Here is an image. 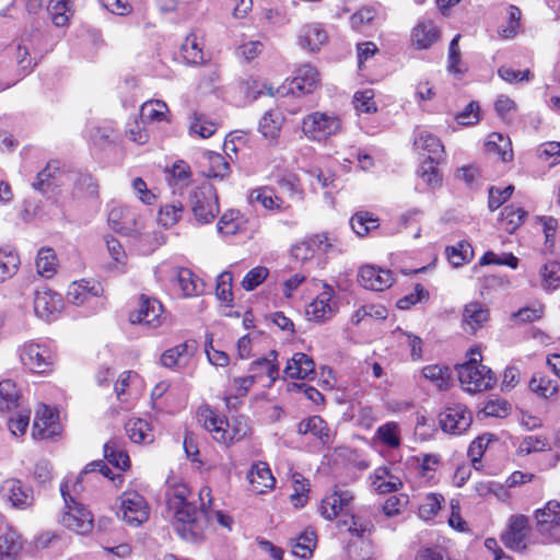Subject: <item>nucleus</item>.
<instances>
[{
    "instance_id": "obj_1",
    "label": "nucleus",
    "mask_w": 560,
    "mask_h": 560,
    "mask_svg": "<svg viewBox=\"0 0 560 560\" xmlns=\"http://www.w3.org/2000/svg\"><path fill=\"white\" fill-rule=\"evenodd\" d=\"M190 489L183 482H175L171 489L170 506L174 509V527L177 534L186 540H195L199 538L205 528L207 521L211 517V512L206 505L208 500L211 504V489L203 486L199 491L200 509H197L188 501Z\"/></svg>"
},
{
    "instance_id": "obj_2",
    "label": "nucleus",
    "mask_w": 560,
    "mask_h": 560,
    "mask_svg": "<svg viewBox=\"0 0 560 560\" xmlns=\"http://www.w3.org/2000/svg\"><path fill=\"white\" fill-rule=\"evenodd\" d=\"M471 355L467 363L457 368L463 389L474 394L492 388L497 381L494 373L478 361L479 351L471 350Z\"/></svg>"
},
{
    "instance_id": "obj_3",
    "label": "nucleus",
    "mask_w": 560,
    "mask_h": 560,
    "mask_svg": "<svg viewBox=\"0 0 560 560\" xmlns=\"http://www.w3.org/2000/svg\"><path fill=\"white\" fill-rule=\"evenodd\" d=\"M342 129L338 115L328 112H313L305 115L301 121L303 135L311 141L323 142L336 136Z\"/></svg>"
},
{
    "instance_id": "obj_4",
    "label": "nucleus",
    "mask_w": 560,
    "mask_h": 560,
    "mask_svg": "<svg viewBox=\"0 0 560 560\" xmlns=\"http://www.w3.org/2000/svg\"><path fill=\"white\" fill-rule=\"evenodd\" d=\"M192 215L197 223L208 224L220 212L219 197L214 186L208 182L197 185L189 195Z\"/></svg>"
},
{
    "instance_id": "obj_5",
    "label": "nucleus",
    "mask_w": 560,
    "mask_h": 560,
    "mask_svg": "<svg viewBox=\"0 0 560 560\" xmlns=\"http://www.w3.org/2000/svg\"><path fill=\"white\" fill-rule=\"evenodd\" d=\"M60 493L67 510L61 520L62 524L80 535L90 533L93 529V516L91 512L70 493L68 480L60 485Z\"/></svg>"
},
{
    "instance_id": "obj_6",
    "label": "nucleus",
    "mask_w": 560,
    "mask_h": 560,
    "mask_svg": "<svg viewBox=\"0 0 560 560\" xmlns=\"http://www.w3.org/2000/svg\"><path fill=\"white\" fill-rule=\"evenodd\" d=\"M354 495L350 490L335 488L332 492L325 495L320 503V515L328 521L338 516H347L351 512Z\"/></svg>"
},
{
    "instance_id": "obj_7",
    "label": "nucleus",
    "mask_w": 560,
    "mask_h": 560,
    "mask_svg": "<svg viewBox=\"0 0 560 560\" xmlns=\"http://www.w3.org/2000/svg\"><path fill=\"white\" fill-rule=\"evenodd\" d=\"M20 359L25 368L34 373H45L52 365L50 349L40 343L28 342L20 350Z\"/></svg>"
},
{
    "instance_id": "obj_8",
    "label": "nucleus",
    "mask_w": 560,
    "mask_h": 560,
    "mask_svg": "<svg viewBox=\"0 0 560 560\" xmlns=\"http://www.w3.org/2000/svg\"><path fill=\"white\" fill-rule=\"evenodd\" d=\"M334 289L327 283L323 284V291L307 305L306 316L310 320L324 323L337 313V303L332 300Z\"/></svg>"
},
{
    "instance_id": "obj_9",
    "label": "nucleus",
    "mask_w": 560,
    "mask_h": 560,
    "mask_svg": "<svg viewBox=\"0 0 560 560\" xmlns=\"http://www.w3.org/2000/svg\"><path fill=\"white\" fill-rule=\"evenodd\" d=\"M471 420L470 411L462 404L447 406L440 413L442 430L455 435L464 433L470 427Z\"/></svg>"
},
{
    "instance_id": "obj_10",
    "label": "nucleus",
    "mask_w": 560,
    "mask_h": 560,
    "mask_svg": "<svg viewBox=\"0 0 560 560\" xmlns=\"http://www.w3.org/2000/svg\"><path fill=\"white\" fill-rule=\"evenodd\" d=\"M63 173L60 170V163L56 160L49 161L46 166L37 173L32 187L45 197L57 192L59 186L63 184Z\"/></svg>"
},
{
    "instance_id": "obj_11",
    "label": "nucleus",
    "mask_w": 560,
    "mask_h": 560,
    "mask_svg": "<svg viewBox=\"0 0 560 560\" xmlns=\"http://www.w3.org/2000/svg\"><path fill=\"white\" fill-rule=\"evenodd\" d=\"M0 495L18 509H26L33 503L32 489L15 478L7 479L1 483Z\"/></svg>"
},
{
    "instance_id": "obj_12",
    "label": "nucleus",
    "mask_w": 560,
    "mask_h": 560,
    "mask_svg": "<svg viewBox=\"0 0 560 560\" xmlns=\"http://www.w3.org/2000/svg\"><path fill=\"white\" fill-rule=\"evenodd\" d=\"M198 422L212 434V438L220 443H228L229 422L224 417H220L209 406L205 405L197 410Z\"/></svg>"
},
{
    "instance_id": "obj_13",
    "label": "nucleus",
    "mask_w": 560,
    "mask_h": 560,
    "mask_svg": "<svg viewBox=\"0 0 560 560\" xmlns=\"http://www.w3.org/2000/svg\"><path fill=\"white\" fill-rule=\"evenodd\" d=\"M198 349L197 341L186 340L166 351L161 355V364L167 369H184Z\"/></svg>"
},
{
    "instance_id": "obj_14",
    "label": "nucleus",
    "mask_w": 560,
    "mask_h": 560,
    "mask_svg": "<svg viewBox=\"0 0 560 560\" xmlns=\"http://www.w3.org/2000/svg\"><path fill=\"white\" fill-rule=\"evenodd\" d=\"M413 145L416 151L425 156L430 163H440L444 156V147L441 140L425 130L417 131Z\"/></svg>"
},
{
    "instance_id": "obj_15",
    "label": "nucleus",
    "mask_w": 560,
    "mask_h": 560,
    "mask_svg": "<svg viewBox=\"0 0 560 560\" xmlns=\"http://www.w3.org/2000/svg\"><path fill=\"white\" fill-rule=\"evenodd\" d=\"M62 307V298L51 290L36 291L34 295V312L36 316L47 322L51 320Z\"/></svg>"
},
{
    "instance_id": "obj_16",
    "label": "nucleus",
    "mask_w": 560,
    "mask_h": 560,
    "mask_svg": "<svg viewBox=\"0 0 560 560\" xmlns=\"http://www.w3.org/2000/svg\"><path fill=\"white\" fill-rule=\"evenodd\" d=\"M359 282L365 289L384 291L392 285L393 276L389 270H384L375 266H364L360 269Z\"/></svg>"
},
{
    "instance_id": "obj_17",
    "label": "nucleus",
    "mask_w": 560,
    "mask_h": 560,
    "mask_svg": "<svg viewBox=\"0 0 560 560\" xmlns=\"http://www.w3.org/2000/svg\"><path fill=\"white\" fill-rule=\"evenodd\" d=\"M255 382L256 377L254 375L232 378L223 395L226 408L230 410L236 409Z\"/></svg>"
},
{
    "instance_id": "obj_18",
    "label": "nucleus",
    "mask_w": 560,
    "mask_h": 560,
    "mask_svg": "<svg viewBox=\"0 0 560 560\" xmlns=\"http://www.w3.org/2000/svg\"><path fill=\"white\" fill-rule=\"evenodd\" d=\"M247 480L249 482V490L257 494H261L272 489L276 483V479L267 465L264 462H257L252 465Z\"/></svg>"
},
{
    "instance_id": "obj_19",
    "label": "nucleus",
    "mask_w": 560,
    "mask_h": 560,
    "mask_svg": "<svg viewBox=\"0 0 560 560\" xmlns=\"http://www.w3.org/2000/svg\"><path fill=\"white\" fill-rule=\"evenodd\" d=\"M528 520L524 515H515L510 518L508 529L502 534L504 545L512 550H523L525 548V537L527 535Z\"/></svg>"
},
{
    "instance_id": "obj_20",
    "label": "nucleus",
    "mask_w": 560,
    "mask_h": 560,
    "mask_svg": "<svg viewBox=\"0 0 560 560\" xmlns=\"http://www.w3.org/2000/svg\"><path fill=\"white\" fill-rule=\"evenodd\" d=\"M162 303L153 298H142V330H155L167 323Z\"/></svg>"
},
{
    "instance_id": "obj_21",
    "label": "nucleus",
    "mask_w": 560,
    "mask_h": 560,
    "mask_svg": "<svg viewBox=\"0 0 560 560\" xmlns=\"http://www.w3.org/2000/svg\"><path fill=\"white\" fill-rule=\"evenodd\" d=\"M372 488L380 494L396 492L401 489L402 481L390 467H377L370 476Z\"/></svg>"
},
{
    "instance_id": "obj_22",
    "label": "nucleus",
    "mask_w": 560,
    "mask_h": 560,
    "mask_svg": "<svg viewBox=\"0 0 560 560\" xmlns=\"http://www.w3.org/2000/svg\"><path fill=\"white\" fill-rule=\"evenodd\" d=\"M328 42V35L319 23H312L303 26L298 36V44L301 48L316 52Z\"/></svg>"
},
{
    "instance_id": "obj_23",
    "label": "nucleus",
    "mask_w": 560,
    "mask_h": 560,
    "mask_svg": "<svg viewBox=\"0 0 560 560\" xmlns=\"http://www.w3.org/2000/svg\"><path fill=\"white\" fill-rule=\"evenodd\" d=\"M298 432L303 435L311 434L324 445L330 444L334 440L332 430L319 416H312L302 420L298 425Z\"/></svg>"
},
{
    "instance_id": "obj_24",
    "label": "nucleus",
    "mask_w": 560,
    "mask_h": 560,
    "mask_svg": "<svg viewBox=\"0 0 560 560\" xmlns=\"http://www.w3.org/2000/svg\"><path fill=\"white\" fill-rule=\"evenodd\" d=\"M284 374L293 380H310L315 374V363L307 354L296 352L288 360Z\"/></svg>"
},
{
    "instance_id": "obj_25",
    "label": "nucleus",
    "mask_w": 560,
    "mask_h": 560,
    "mask_svg": "<svg viewBox=\"0 0 560 560\" xmlns=\"http://www.w3.org/2000/svg\"><path fill=\"white\" fill-rule=\"evenodd\" d=\"M318 84V73L311 65L301 66L290 83V91L299 94L313 93Z\"/></svg>"
},
{
    "instance_id": "obj_26",
    "label": "nucleus",
    "mask_w": 560,
    "mask_h": 560,
    "mask_svg": "<svg viewBox=\"0 0 560 560\" xmlns=\"http://www.w3.org/2000/svg\"><path fill=\"white\" fill-rule=\"evenodd\" d=\"M440 35V30L433 21H421L411 32V43L417 49H428L439 40Z\"/></svg>"
},
{
    "instance_id": "obj_27",
    "label": "nucleus",
    "mask_w": 560,
    "mask_h": 560,
    "mask_svg": "<svg viewBox=\"0 0 560 560\" xmlns=\"http://www.w3.org/2000/svg\"><path fill=\"white\" fill-rule=\"evenodd\" d=\"M139 512L140 494L137 491H125L120 497L117 516L128 525L138 527L140 525Z\"/></svg>"
},
{
    "instance_id": "obj_28",
    "label": "nucleus",
    "mask_w": 560,
    "mask_h": 560,
    "mask_svg": "<svg viewBox=\"0 0 560 560\" xmlns=\"http://www.w3.org/2000/svg\"><path fill=\"white\" fill-rule=\"evenodd\" d=\"M489 316V310L485 305L478 302L468 303L463 311L464 328L475 332L488 322Z\"/></svg>"
},
{
    "instance_id": "obj_29",
    "label": "nucleus",
    "mask_w": 560,
    "mask_h": 560,
    "mask_svg": "<svg viewBox=\"0 0 560 560\" xmlns=\"http://www.w3.org/2000/svg\"><path fill=\"white\" fill-rule=\"evenodd\" d=\"M103 293V287L101 283L95 282L90 285L89 281L81 280L80 282H73L67 292L68 301L81 305L85 303L90 296H100Z\"/></svg>"
},
{
    "instance_id": "obj_30",
    "label": "nucleus",
    "mask_w": 560,
    "mask_h": 560,
    "mask_svg": "<svg viewBox=\"0 0 560 560\" xmlns=\"http://www.w3.org/2000/svg\"><path fill=\"white\" fill-rule=\"evenodd\" d=\"M107 220L115 232L127 235L136 230V214L131 213L130 210L114 208L109 210Z\"/></svg>"
},
{
    "instance_id": "obj_31",
    "label": "nucleus",
    "mask_w": 560,
    "mask_h": 560,
    "mask_svg": "<svg viewBox=\"0 0 560 560\" xmlns=\"http://www.w3.org/2000/svg\"><path fill=\"white\" fill-rule=\"evenodd\" d=\"M248 199L250 203H259L267 210L283 211L287 209L283 200L276 195L272 188L267 186L252 190Z\"/></svg>"
},
{
    "instance_id": "obj_32",
    "label": "nucleus",
    "mask_w": 560,
    "mask_h": 560,
    "mask_svg": "<svg viewBox=\"0 0 560 560\" xmlns=\"http://www.w3.org/2000/svg\"><path fill=\"white\" fill-rule=\"evenodd\" d=\"M175 280L186 298L199 295L203 292V282L188 268H178Z\"/></svg>"
},
{
    "instance_id": "obj_33",
    "label": "nucleus",
    "mask_w": 560,
    "mask_h": 560,
    "mask_svg": "<svg viewBox=\"0 0 560 560\" xmlns=\"http://www.w3.org/2000/svg\"><path fill=\"white\" fill-rule=\"evenodd\" d=\"M486 150L489 153L498 154L503 162L513 160L512 142L509 137L493 132L488 136Z\"/></svg>"
},
{
    "instance_id": "obj_34",
    "label": "nucleus",
    "mask_w": 560,
    "mask_h": 560,
    "mask_svg": "<svg viewBox=\"0 0 560 560\" xmlns=\"http://www.w3.org/2000/svg\"><path fill=\"white\" fill-rule=\"evenodd\" d=\"M246 219L237 210H228L218 222V231L223 235H234L246 228Z\"/></svg>"
},
{
    "instance_id": "obj_35",
    "label": "nucleus",
    "mask_w": 560,
    "mask_h": 560,
    "mask_svg": "<svg viewBox=\"0 0 560 560\" xmlns=\"http://www.w3.org/2000/svg\"><path fill=\"white\" fill-rule=\"evenodd\" d=\"M284 117L277 109L265 113L259 121V130L266 139L276 140L279 137Z\"/></svg>"
},
{
    "instance_id": "obj_36",
    "label": "nucleus",
    "mask_w": 560,
    "mask_h": 560,
    "mask_svg": "<svg viewBox=\"0 0 560 560\" xmlns=\"http://www.w3.org/2000/svg\"><path fill=\"white\" fill-rule=\"evenodd\" d=\"M317 537L313 529H305L299 537L291 540L292 553L302 559L312 557Z\"/></svg>"
},
{
    "instance_id": "obj_37",
    "label": "nucleus",
    "mask_w": 560,
    "mask_h": 560,
    "mask_svg": "<svg viewBox=\"0 0 560 560\" xmlns=\"http://www.w3.org/2000/svg\"><path fill=\"white\" fill-rule=\"evenodd\" d=\"M142 121L162 122L170 121V109L165 102L150 100L142 103Z\"/></svg>"
},
{
    "instance_id": "obj_38",
    "label": "nucleus",
    "mask_w": 560,
    "mask_h": 560,
    "mask_svg": "<svg viewBox=\"0 0 560 560\" xmlns=\"http://www.w3.org/2000/svg\"><path fill=\"white\" fill-rule=\"evenodd\" d=\"M422 376L443 390L448 388L451 384L452 372L447 366L430 364L422 369Z\"/></svg>"
},
{
    "instance_id": "obj_39",
    "label": "nucleus",
    "mask_w": 560,
    "mask_h": 560,
    "mask_svg": "<svg viewBox=\"0 0 560 560\" xmlns=\"http://www.w3.org/2000/svg\"><path fill=\"white\" fill-rule=\"evenodd\" d=\"M180 55L187 63L199 65L203 61L201 40L196 34H189L180 45Z\"/></svg>"
},
{
    "instance_id": "obj_40",
    "label": "nucleus",
    "mask_w": 560,
    "mask_h": 560,
    "mask_svg": "<svg viewBox=\"0 0 560 560\" xmlns=\"http://www.w3.org/2000/svg\"><path fill=\"white\" fill-rule=\"evenodd\" d=\"M22 549L20 536L14 530L0 535V560H13Z\"/></svg>"
},
{
    "instance_id": "obj_41",
    "label": "nucleus",
    "mask_w": 560,
    "mask_h": 560,
    "mask_svg": "<svg viewBox=\"0 0 560 560\" xmlns=\"http://www.w3.org/2000/svg\"><path fill=\"white\" fill-rule=\"evenodd\" d=\"M526 217V211L520 207L506 206L501 212L500 228L508 233H514L517 228L523 223Z\"/></svg>"
},
{
    "instance_id": "obj_42",
    "label": "nucleus",
    "mask_w": 560,
    "mask_h": 560,
    "mask_svg": "<svg viewBox=\"0 0 560 560\" xmlns=\"http://www.w3.org/2000/svg\"><path fill=\"white\" fill-rule=\"evenodd\" d=\"M203 158L207 163L205 173L208 177L224 178L229 175L230 165L221 154L208 152Z\"/></svg>"
},
{
    "instance_id": "obj_43",
    "label": "nucleus",
    "mask_w": 560,
    "mask_h": 560,
    "mask_svg": "<svg viewBox=\"0 0 560 560\" xmlns=\"http://www.w3.org/2000/svg\"><path fill=\"white\" fill-rule=\"evenodd\" d=\"M354 233L361 237L378 228V219L366 211L357 212L350 220Z\"/></svg>"
},
{
    "instance_id": "obj_44",
    "label": "nucleus",
    "mask_w": 560,
    "mask_h": 560,
    "mask_svg": "<svg viewBox=\"0 0 560 560\" xmlns=\"http://www.w3.org/2000/svg\"><path fill=\"white\" fill-rule=\"evenodd\" d=\"M375 439L389 448H397L400 445V430L396 422H386L377 428Z\"/></svg>"
},
{
    "instance_id": "obj_45",
    "label": "nucleus",
    "mask_w": 560,
    "mask_h": 560,
    "mask_svg": "<svg viewBox=\"0 0 560 560\" xmlns=\"http://www.w3.org/2000/svg\"><path fill=\"white\" fill-rule=\"evenodd\" d=\"M541 285L548 291L560 288V262L551 260L546 262L539 270Z\"/></svg>"
},
{
    "instance_id": "obj_46",
    "label": "nucleus",
    "mask_w": 560,
    "mask_h": 560,
    "mask_svg": "<svg viewBox=\"0 0 560 560\" xmlns=\"http://www.w3.org/2000/svg\"><path fill=\"white\" fill-rule=\"evenodd\" d=\"M57 258L54 249L40 248L36 258L37 272L45 278H51L56 272Z\"/></svg>"
},
{
    "instance_id": "obj_47",
    "label": "nucleus",
    "mask_w": 560,
    "mask_h": 560,
    "mask_svg": "<svg viewBox=\"0 0 560 560\" xmlns=\"http://www.w3.org/2000/svg\"><path fill=\"white\" fill-rule=\"evenodd\" d=\"M20 393L10 380L0 382V411L15 408L19 404Z\"/></svg>"
},
{
    "instance_id": "obj_48",
    "label": "nucleus",
    "mask_w": 560,
    "mask_h": 560,
    "mask_svg": "<svg viewBox=\"0 0 560 560\" xmlns=\"http://www.w3.org/2000/svg\"><path fill=\"white\" fill-rule=\"evenodd\" d=\"M293 493L290 495V500L295 508H303L308 500L310 485L308 481L300 474H293L292 476Z\"/></svg>"
},
{
    "instance_id": "obj_49",
    "label": "nucleus",
    "mask_w": 560,
    "mask_h": 560,
    "mask_svg": "<svg viewBox=\"0 0 560 560\" xmlns=\"http://www.w3.org/2000/svg\"><path fill=\"white\" fill-rule=\"evenodd\" d=\"M548 439L544 435L525 436L517 446V454L525 456L530 453L544 452L549 450Z\"/></svg>"
},
{
    "instance_id": "obj_50",
    "label": "nucleus",
    "mask_w": 560,
    "mask_h": 560,
    "mask_svg": "<svg viewBox=\"0 0 560 560\" xmlns=\"http://www.w3.org/2000/svg\"><path fill=\"white\" fill-rule=\"evenodd\" d=\"M529 387L533 393L548 398L558 392V383L548 376L534 375L529 382Z\"/></svg>"
},
{
    "instance_id": "obj_51",
    "label": "nucleus",
    "mask_w": 560,
    "mask_h": 560,
    "mask_svg": "<svg viewBox=\"0 0 560 560\" xmlns=\"http://www.w3.org/2000/svg\"><path fill=\"white\" fill-rule=\"evenodd\" d=\"M444 501L443 495L436 493L427 494L419 505V516L424 521H430L436 516Z\"/></svg>"
},
{
    "instance_id": "obj_52",
    "label": "nucleus",
    "mask_w": 560,
    "mask_h": 560,
    "mask_svg": "<svg viewBox=\"0 0 560 560\" xmlns=\"http://www.w3.org/2000/svg\"><path fill=\"white\" fill-rule=\"evenodd\" d=\"M558 515H560L558 501L551 500L542 509H538L535 512L537 532L540 533V529L546 528Z\"/></svg>"
},
{
    "instance_id": "obj_53",
    "label": "nucleus",
    "mask_w": 560,
    "mask_h": 560,
    "mask_svg": "<svg viewBox=\"0 0 560 560\" xmlns=\"http://www.w3.org/2000/svg\"><path fill=\"white\" fill-rule=\"evenodd\" d=\"M189 129L201 138H209L215 132L217 124L208 119L203 114L194 113Z\"/></svg>"
},
{
    "instance_id": "obj_54",
    "label": "nucleus",
    "mask_w": 560,
    "mask_h": 560,
    "mask_svg": "<svg viewBox=\"0 0 560 560\" xmlns=\"http://www.w3.org/2000/svg\"><path fill=\"white\" fill-rule=\"evenodd\" d=\"M277 352L271 351L268 358L258 359L250 364V371H261L270 378V383H273L279 376L278 365L275 363Z\"/></svg>"
},
{
    "instance_id": "obj_55",
    "label": "nucleus",
    "mask_w": 560,
    "mask_h": 560,
    "mask_svg": "<svg viewBox=\"0 0 560 560\" xmlns=\"http://www.w3.org/2000/svg\"><path fill=\"white\" fill-rule=\"evenodd\" d=\"M460 34L455 35L448 46L447 70L453 74H463L462 54L459 48Z\"/></svg>"
},
{
    "instance_id": "obj_56",
    "label": "nucleus",
    "mask_w": 560,
    "mask_h": 560,
    "mask_svg": "<svg viewBox=\"0 0 560 560\" xmlns=\"http://www.w3.org/2000/svg\"><path fill=\"white\" fill-rule=\"evenodd\" d=\"M104 457L109 464L119 469L124 470L129 467V456L126 452L117 450L114 442L105 443Z\"/></svg>"
},
{
    "instance_id": "obj_57",
    "label": "nucleus",
    "mask_w": 560,
    "mask_h": 560,
    "mask_svg": "<svg viewBox=\"0 0 560 560\" xmlns=\"http://www.w3.org/2000/svg\"><path fill=\"white\" fill-rule=\"evenodd\" d=\"M446 255L454 267H459L472 256V248L468 243H459L457 246L447 247Z\"/></svg>"
},
{
    "instance_id": "obj_58",
    "label": "nucleus",
    "mask_w": 560,
    "mask_h": 560,
    "mask_svg": "<svg viewBox=\"0 0 560 560\" xmlns=\"http://www.w3.org/2000/svg\"><path fill=\"white\" fill-rule=\"evenodd\" d=\"M232 273L224 271L217 279L215 295L228 305L233 301Z\"/></svg>"
},
{
    "instance_id": "obj_59",
    "label": "nucleus",
    "mask_w": 560,
    "mask_h": 560,
    "mask_svg": "<svg viewBox=\"0 0 560 560\" xmlns=\"http://www.w3.org/2000/svg\"><path fill=\"white\" fill-rule=\"evenodd\" d=\"M20 259L12 253L0 252V282L16 273Z\"/></svg>"
},
{
    "instance_id": "obj_60",
    "label": "nucleus",
    "mask_w": 560,
    "mask_h": 560,
    "mask_svg": "<svg viewBox=\"0 0 560 560\" xmlns=\"http://www.w3.org/2000/svg\"><path fill=\"white\" fill-rule=\"evenodd\" d=\"M268 269L262 266H257L249 270L242 281V287L246 291H253L259 284H261L268 277Z\"/></svg>"
},
{
    "instance_id": "obj_61",
    "label": "nucleus",
    "mask_w": 560,
    "mask_h": 560,
    "mask_svg": "<svg viewBox=\"0 0 560 560\" xmlns=\"http://www.w3.org/2000/svg\"><path fill=\"white\" fill-rule=\"evenodd\" d=\"M183 211L184 210L180 205H172L161 208L158 214V222L164 228L173 226L180 219Z\"/></svg>"
},
{
    "instance_id": "obj_62",
    "label": "nucleus",
    "mask_w": 560,
    "mask_h": 560,
    "mask_svg": "<svg viewBox=\"0 0 560 560\" xmlns=\"http://www.w3.org/2000/svg\"><path fill=\"white\" fill-rule=\"evenodd\" d=\"M419 462V474L422 478L430 480L434 477L435 471L440 466V456L435 454H425Z\"/></svg>"
},
{
    "instance_id": "obj_63",
    "label": "nucleus",
    "mask_w": 560,
    "mask_h": 560,
    "mask_svg": "<svg viewBox=\"0 0 560 560\" xmlns=\"http://www.w3.org/2000/svg\"><path fill=\"white\" fill-rule=\"evenodd\" d=\"M409 502V498L407 494H398L389 497L384 505L383 511L388 517L396 516L404 512Z\"/></svg>"
},
{
    "instance_id": "obj_64",
    "label": "nucleus",
    "mask_w": 560,
    "mask_h": 560,
    "mask_svg": "<svg viewBox=\"0 0 560 560\" xmlns=\"http://www.w3.org/2000/svg\"><path fill=\"white\" fill-rule=\"evenodd\" d=\"M51 20L56 26H65L69 21L70 1L58 0L50 5Z\"/></svg>"
}]
</instances>
